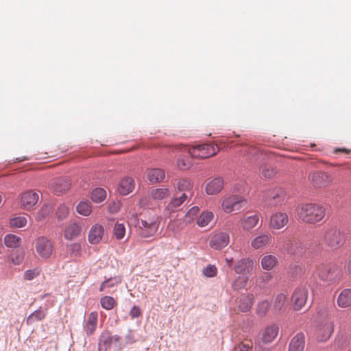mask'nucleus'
<instances>
[{
    "mask_svg": "<svg viewBox=\"0 0 351 351\" xmlns=\"http://www.w3.org/2000/svg\"><path fill=\"white\" fill-rule=\"evenodd\" d=\"M168 228L174 234L179 233L184 228V222L182 219L173 220L169 224Z\"/></svg>",
    "mask_w": 351,
    "mask_h": 351,
    "instance_id": "de8ad7c7",
    "label": "nucleus"
},
{
    "mask_svg": "<svg viewBox=\"0 0 351 351\" xmlns=\"http://www.w3.org/2000/svg\"><path fill=\"white\" fill-rule=\"evenodd\" d=\"M159 225L160 219L156 215L141 219L139 223L138 234L144 238L152 237L157 232Z\"/></svg>",
    "mask_w": 351,
    "mask_h": 351,
    "instance_id": "423d86ee",
    "label": "nucleus"
},
{
    "mask_svg": "<svg viewBox=\"0 0 351 351\" xmlns=\"http://www.w3.org/2000/svg\"><path fill=\"white\" fill-rule=\"evenodd\" d=\"M27 222L26 217L20 216L10 219V224L11 227L19 228L25 226Z\"/></svg>",
    "mask_w": 351,
    "mask_h": 351,
    "instance_id": "a18cd8bd",
    "label": "nucleus"
},
{
    "mask_svg": "<svg viewBox=\"0 0 351 351\" xmlns=\"http://www.w3.org/2000/svg\"><path fill=\"white\" fill-rule=\"evenodd\" d=\"M120 337L119 336H110V335H102L101 341L99 343V351H101L102 343L106 346H109L113 341L119 342Z\"/></svg>",
    "mask_w": 351,
    "mask_h": 351,
    "instance_id": "c03bdc74",
    "label": "nucleus"
},
{
    "mask_svg": "<svg viewBox=\"0 0 351 351\" xmlns=\"http://www.w3.org/2000/svg\"><path fill=\"white\" fill-rule=\"evenodd\" d=\"M146 174L147 179L152 183L162 181L165 176V171L158 168L148 169Z\"/></svg>",
    "mask_w": 351,
    "mask_h": 351,
    "instance_id": "c85d7f7f",
    "label": "nucleus"
},
{
    "mask_svg": "<svg viewBox=\"0 0 351 351\" xmlns=\"http://www.w3.org/2000/svg\"><path fill=\"white\" fill-rule=\"evenodd\" d=\"M278 326L273 324L267 326L262 333V341L265 343L272 342L278 334Z\"/></svg>",
    "mask_w": 351,
    "mask_h": 351,
    "instance_id": "393cba45",
    "label": "nucleus"
},
{
    "mask_svg": "<svg viewBox=\"0 0 351 351\" xmlns=\"http://www.w3.org/2000/svg\"><path fill=\"white\" fill-rule=\"evenodd\" d=\"M243 152L252 161L263 160L265 158V154L261 147L256 146H245Z\"/></svg>",
    "mask_w": 351,
    "mask_h": 351,
    "instance_id": "4be33fe9",
    "label": "nucleus"
},
{
    "mask_svg": "<svg viewBox=\"0 0 351 351\" xmlns=\"http://www.w3.org/2000/svg\"><path fill=\"white\" fill-rule=\"evenodd\" d=\"M45 317V312L42 310H36L27 319V324H33L35 322L40 321Z\"/></svg>",
    "mask_w": 351,
    "mask_h": 351,
    "instance_id": "58836bf2",
    "label": "nucleus"
},
{
    "mask_svg": "<svg viewBox=\"0 0 351 351\" xmlns=\"http://www.w3.org/2000/svg\"><path fill=\"white\" fill-rule=\"evenodd\" d=\"M1 200H2V198H1V196L0 195V204L1 203Z\"/></svg>",
    "mask_w": 351,
    "mask_h": 351,
    "instance_id": "774afa93",
    "label": "nucleus"
},
{
    "mask_svg": "<svg viewBox=\"0 0 351 351\" xmlns=\"http://www.w3.org/2000/svg\"><path fill=\"white\" fill-rule=\"evenodd\" d=\"M4 243L8 247L16 248L20 245L21 238L14 234H7L4 238Z\"/></svg>",
    "mask_w": 351,
    "mask_h": 351,
    "instance_id": "72a5a7b5",
    "label": "nucleus"
},
{
    "mask_svg": "<svg viewBox=\"0 0 351 351\" xmlns=\"http://www.w3.org/2000/svg\"><path fill=\"white\" fill-rule=\"evenodd\" d=\"M97 312L93 311L88 315L87 321L84 326V330L88 335L93 334L95 331L97 325Z\"/></svg>",
    "mask_w": 351,
    "mask_h": 351,
    "instance_id": "cd10ccee",
    "label": "nucleus"
},
{
    "mask_svg": "<svg viewBox=\"0 0 351 351\" xmlns=\"http://www.w3.org/2000/svg\"><path fill=\"white\" fill-rule=\"evenodd\" d=\"M305 344V336L304 333L296 334L291 340L289 351H303Z\"/></svg>",
    "mask_w": 351,
    "mask_h": 351,
    "instance_id": "b1692460",
    "label": "nucleus"
},
{
    "mask_svg": "<svg viewBox=\"0 0 351 351\" xmlns=\"http://www.w3.org/2000/svg\"><path fill=\"white\" fill-rule=\"evenodd\" d=\"M141 315V311L138 306H134L130 311V315L132 318H137Z\"/></svg>",
    "mask_w": 351,
    "mask_h": 351,
    "instance_id": "bf43d9fd",
    "label": "nucleus"
},
{
    "mask_svg": "<svg viewBox=\"0 0 351 351\" xmlns=\"http://www.w3.org/2000/svg\"><path fill=\"white\" fill-rule=\"evenodd\" d=\"M253 265V260L249 258H242L236 263L234 269L237 274H243L248 269V268L252 267Z\"/></svg>",
    "mask_w": 351,
    "mask_h": 351,
    "instance_id": "c756f323",
    "label": "nucleus"
},
{
    "mask_svg": "<svg viewBox=\"0 0 351 351\" xmlns=\"http://www.w3.org/2000/svg\"><path fill=\"white\" fill-rule=\"evenodd\" d=\"M125 235V227L122 223H116L113 228V236L117 239H123Z\"/></svg>",
    "mask_w": 351,
    "mask_h": 351,
    "instance_id": "4c0bfd02",
    "label": "nucleus"
},
{
    "mask_svg": "<svg viewBox=\"0 0 351 351\" xmlns=\"http://www.w3.org/2000/svg\"><path fill=\"white\" fill-rule=\"evenodd\" d=\"M287 301V296L284 293H280L276 295L274 300V308L276 310L281 309Z\"/></svg>",
    "mask_w": 351,
    "mask_h": 351,
    "instance_id": "09e8293b",
    "label": "nucleus"
},
{
    "mask_svg": "<svg viewBox=\"0 0 351 351\" xmlns=\"http://www.w3.org/2000/svg\"><path fill=\"white\" fill-rule=\"evenodd\" d=\"M214 215L210 211L203 212L199 217L197 223L200 227H205L213 220Z\"/></svg>",
    "mask_w": 351,
    "mask_h": 351,
    "instance_id": "f704fd0d",
    "label": "nucleus"
},
{
    "mask_svg": "<svg viewBox=\"0 0 351 351\" xmlns=\"http://www.w3.org/2000/svg\"><path fill=\"white\" fill-rule=\"evenodd\" d=\"M250 346L247 344H239L234 347L232 351H250Z\"/></svg>",
    "mask_w": 351,
    "mask_h": 351,
    "instance_id": "680f3d73",
    "label": "nucleus"
},
{
    "mask_svg": "<svg viewBox=\"0 0 351 351\" xmlns=\"http://www.w3.org/2000/svg\"><path fill=\"white\" fill-rule=\"evenodd\" d=\"M38 197L39 196L37 193L28 191L21 195L20 204L24 209L29 210L36 204Z\"/></svg>",
    "mask_w": 351,
    "mask_h": 351,
    "instance_id": "2eb2a0df",
    "label": "nucleus"
},
{
    "mask_svg": "<svg viewBox=\"0 0 351 351\" xmlns=\"http://www.w3.org/2000/svg\"><path fill=\"white\" fill-rule=\"evenodd\" d=\"M184 147L189 154L193 158L204 159L215 156L219 151V148L216 145L203 143L193 145L191 147L186 145H178L176 148Z\"/></svg>",
    "mask_w": 351,
    "mask_h": 351,
    "instance_id": "7ed1b4c3",
    "label": "nucleus"
},
{
    "mask_svg": "<svg viewBox=\"0 0 351 351\" xmlns=\"http://www.w3.org/2000/svg\"><path fill=\"white\" fill-rule=\"evenodd\" d=\"M308 298V291L305 287L297 288L293 293L292 302L295 311L300 310L306 304Z\"/></svg>",
    "mask_w": 351,
    "mask_h": 351,
    "instance_id": "9b49d317",
    "label": "nucleus"
},
{
    "mask_svg": "<svg viewBox=\"0 0 351 351\" xmlns=\"http://www.w3.org/2000/svg\"><path fill=\"white\" fill-rule=\"evenodd\" d=\"M276 171L275 168L268 165H262L259 169V174L264 179H271L275 176Z\"/></svg>",
    "mask_w": 351,
    "mask_h": 351,
    "instance_id": "2f4dec72",
    "label": "nucleus"
},
{
    "mask_svg": "<svg viewBox=\"0 0 351 351\" xmlns=\"http://www.w3.org/2000/svg\"><path fill=\"white\" fill-rule=\"evenodd\" d=\"M346 240V234L336 228H330L325 230L324 241L332 250L341 247Z\"/></svg>",
    "mask_w": 351,
    "mask_h": 351,
    "instance_id": "39448f33",
    "label": "nucleus"
},
{
    "mask_svg": "<svg viewBox=\"0 0 351 351\" xmlns=\"http://www.w3.org/2000/svg\"><path fill=\"white\" fill-rule=\"evenodd\" d=\"M39 273L40 271L37 268L29 269L24 273L23 278L25 280H31L35 277L38 276L39 275Z\"/></svg>",
    "mask_w": 351,
    "mask_h": 351,
    "instance_id": "5fc2aeb1",
    "label": "nucleus"
},
{
    "mask_svg": "<svg viewBox=\"0 0 351 351\" xmlns=\"http://www.w3.org/2000/svg\"><path fill=\"white\" fill-rule=\"evenodd\" d=\"M108 282H105V281H104V282L101 283V286H100V288H99V291H104V290L107 287L106 285L108 284Z\"/></svg>",
    "mask_w": 351,
    "mask_h": 351,
    "instance_id": "0e129e2a",
    "label": "nucleus"
},
{
    "mask_svg": "<svg viewBox=\"0 0 351 351\" xmlns=\"http://www.w3.org/2000/svg\"><path fill=\"white\" fill-rule=\"evenodd\" d=\"M248 281V277L241 276H238L233 282L232 286L234 290H239L246 287Z\"/></svg>",
    "mask_w": 351,
    "mask_h": 351,
    "instance_id": "79ce46f5",
    "label": "nucleus"
},
{
    "mask_svg": "<svg viewBox=\"0 0 351 351\" xmlns=\"http://www.w3.org/2000/svg\"><path fill=\"white\" fill-rule=\"evenodd\" d=\"M272 239L269 232L258 234L251 241V247L254 250L264 249L270 245Z\"/></svg>",
    "mask_w": 351,
    "mask_h": 351,
    "instance_id": "4468645a",
    "label": "nucleus"
},
{
    "mask_svg": "<svg viewBox=\"0 0 351 351\" xmlns=\"http://www.w3.org/2000/svg\"><path fill=\"white\" fill-rule=\"evenodd\" d=\"M199 209L197 206H193L191 208L185 215V221H190L197 215Z\"/></svg>",
    "mask_w": 351,
    "mask_h": 351,
    "instance_id": "4d7b16f0",
    "label": "nucleus"
},
{
    "mask_svg": "<svg viewBox=\"0 0 351 351\" xmlns=\"http://www.w3.org/2000/svg\"><path fill=\"white\" fill-rule=\"evenodd\" d=\"M203 273L207 277H214L217 274V268L215 265H209L204 269Z\"/></svg>",
    "mask_w": 351,
    "mask_h": 351,
    "instance_id": "6e6d98bb",
    "label": "nucleus"
},
{
    "mask_svg": "<svg viewBox=\"0 0 351 351\" xmlns=\"http://www.w3.org/2000/svg\"><path fill=\"white\" fill-rule=\"evenodd\" d=\"M81 228L77 223L69 224L64 231V237L68 240H72L78 237L80 234Z\"/></svg>",
    "mask_w": 351,
    "mask_h": 351,
    "instance_id": "7c9ffc66",
    "label": "nucleus"
},
{
    "mask_svg": "<svg viewBox=\"0 0 351 351\" xmlns=\"http://www.w3.org/2000/svg\"><path fill=\"white\" fill-rule=\"evenodd\" d=\"M25 252L23 250H19L12 253L8 258V261H10L14 265H19L23 262Z\"/></svg>",
    "mask_w": 351,
    "mask_h": 351,
    "instance_id": "c9c22d12",
    "label": "nucleus"
},
{
    "mask_svg": "<svg viewBox=\"0 0 351 351\" xmlns=\"http://www.w3.org/2000/svg\"><path fill=\"white\" fill-rule=\"evenodd\" d=\"M245 205V199L238 195H226L221 201V208L226 214L239 213Z\"/></svg>",
    "mask_w": 351,
    "mask_h": 351,
    "instance_id": "20e7f679",
    "label": "nucleus"
},
{
    "mask_svg": "<svg viewBox=\"0 0 351 351\" xmlns=\"http://www.w3.org/2000/svg\"><path fill=\"white\" fill-rule=\"evenodd\" d=\"M224 187V181L221 178H215L208 181L206 185V193L209 195L219 193Z\"/></svg>",
    "mask_w": 351,
    "mask_h": 351,
    "instance_id": "6ab92c4d",
    "label": "nucleus"
},
{
    "mask_svg": "<svg viewBox=\"0 0 351 351\" xmlns=\"http://www.w3.org/2000/svg\"><path fill=\"white\" fill-rule=\"evenodd\" d=\"M105 282H108L106 286L108 288H110L119 285L121 282V278L120 276H114L113 278H110L105 280Z\"/></svg>",
    "mask_w": 351,
    "mask_h": 351,
    "instance_id": "13d9d810",
    "label": "nucleus"
},
{
    "mask_svg": "<svg viewBox=\"0 0 351 351\" xmlns=\"http://www.w3.org/2000/svg\"><path fill=\"white\" fill-rule=\"evenodd\" d=\"M110 210L112 213H117L119 210V203H113V206L110 204Z\"/></svg>",
    "mask_w": 351,
    "mask_h": 351,
    "instance_id": "e2e57ef3",
    "label": "nucleus"
},
{
    "mask_svg": "<svg viewBox=\"0 0 351 351\" xmlns=\"http://www.w3.org/2000/svg\"><path fill=\"white\" fill-rule=\"evenodd\" d=\"M104 234V227L101 224L96 223L90 228L88 232V242L92 245L98 244L102 241Z\"/></svg>",
    "mask_w": 351,
    "mask_h": 351,
    "instance_id": "ddd939ff",
    "label": "nucleus"
},
{
    "mask_svg": "<svg viewBox=\"0 0 351 351\" xmlns=\"http://www.w3.org/2000/svg\"><path fill=\"white\" fill-rule=\"evenodd\" d=\"M101 306L106 310H111L116 304V301L112 297L104 296L101 298Z\"/></svg>",
    "mask_w": 351,
    "mask_h": 351,
    "instance_id": "37998d69",
    "label": "nucleus"
},
{
    "mask_svg": "<svg viewBox=\"0 0 351 351\" xmlns=\"http://www.w3.org/2000/svg\"><path fill=\"white\" fill-rule=\"evenodd\" d=\"M177 166L179 169L186 170L190 168L191 163L187 158H180L177 160Z\"/></svg>",
    "mask_w": 351,
    "mask_h": 351,
    "instance_id": "603ef678",
    "label": "nucleus"
},
{
    "mask_svg": "<svg viewBox=\"0 0 351 351\" xmlns=\"http://www.w3.org/2000/svg\"><path fill=\"white\" fill-rule=\"evenodd\" d=\"M175 189L178 191H190L192 189L191 182L185 179L179 180L174 185Z\"/></svg>",
    "mask_w": 351,
    "mask_h": 351,
    "instance_id": "a19ab883",
    "label": "nucleus"
},
{
    "mask_svg": "<svg viewBox=\"0 0 351 351\" xmlns=\"http://www.w3.org/2000/svg\"><path fill=\"white\" fill-rule=\"evenodd\" d=\"M77 211L84 216H88L92 212L91 206L88 202H81L77 206Z\"/></svg>",
    "mask_w": 351,
    "mask_h": 351,
    "instance_id": "ea45409f",
    "label": "nucleus"
},
{
    "mask_svg": "<svg viewBox=\"0 0 351 351\" xmlns=\"http://www.w3.org/2000/svg\"><path fill=\"white\" fill-rule=\"evenodd\" d=\"M170 191L167 188L152 187L148 191L147 195L141 198L139 204L141 206H152V201H160L169 197Z\"/></svg>",
    "mask_w": 351,
    "mask_h": 351,
    "instance_id": "0eeeda50",
    "label": "nucleus"
},
{
    "mask_svg": "<svg viewBox=\"0 0 351 351\" xmlns=\"http://www.w3.org/2000/svg\"><path fill=\"white\" fill-rule=\"evenodd\" d=\"M253 302V295H242L236 300V308L239 311L247 312L251 309Z\"/></svg>",
    "mask_w": 351,
    "mask_h": 351,
    "instance_id": "aec40b11",
    "label": "nucleus"
},
{
    "mask_svg": "<svg viewBox=\"0 0 351 351\" xmlns=\"http://www.w3.org/2000/svg\"><path fill=\"white\" fill-rule=\"evenodd\" d=\"M230 241L229 234L226 232H218L210 239L209 245L211 248L219 250L227 246Z\"/></svg>",
    "mask_w": 351,
    "mask_h": 351,
    "instance_id": "f8f14e48",
    "label": "nucleus"
},
{
    "mask_svg": "<svg viewBox=\"0 0 351 351\" xmlns=\"http://www.w3.org/2000/svg\"><path fill=\"white\" fill-rule=\"evenodd\" d=\"M337 303L342 308L351 306V289L342 290L337 297Z\"/></svg>",
    "mask_w": 351,
    "mask_h": 351,
    "instance_id": "a878e982",
    "label": "nucleus"
},
{
    "mask_svg": "<svg viewBox=\"0 0 351 351\" xmlns=\"http://www.w3.org/2000/svg\"><path fill=\"white\" fill-rule=\"evenodd\" d=\"M278 264V259L276 255L266 254L261 258V265L263 269L271 271L274 269Z\"/></svg>",
    "mask_w": 351,
    "mask_h": 351,
    "instance_id": "5701e85b",
    "label": "nucleus"
},
{
    "mask_svg": "<svg viewBox=\"0 0 351 351\" xmlns=\"http://www.w3.org/2000/svg\"><path fill=\"white\" fill-rule=\"evenodd\" d=\"M269 306V302L267 300L259 302L256 308V313L261 316L265 315L267 313Z\"/></svg>",
    "mask_w": 351,
    "mask_h": 351,
    "instance_id": "8fccbe9b",
    "label": "nucleus"
},
{
    "mask_svg": "<svg viewBox=\"0 0 351 351\" xmlns=\"http://www.w3.org/2000/svg\"><path fill=\"white\" fill-rule=\"evenodd\" d=\"M334 331V324L330 319L320 323L317 327L315 337L319 341H326L330 337Z\"/></svg>",
    "mask_w": 351,
    "mask_h": 351,
    "instance_id": "1a4fd4ad",
    "label": "nucleus"
},
{
    "mask_svg": "<svg viewBox=\"0 0 351 351\" xmlns=\"http://www.w3.org/2000/svg\"><path fill=\"white\" fill-rule=\"evenodd\" d=\"M71 186V180L67 177L53 178L49 184V189L55 194L60 195L68 191Z\"/></svg>",
    "mask_w": 351,
    "mask_h": 351,
    "instance_id": "9d476101",
    "label": "nucleus"
},
{
    "mask_svg": "<svg viewBox=\"0 0 351 351\" xmlns=\"http://www.w3.org/2000/svg\"><path fill=\"white\" fill-rule=\"evenodd\" d=\"M314 274L322 281L333 283L341 279L342 271L335 264L322 263L315 266Z\"/></svg>",
    "mask_w": 351,
    "mask_h": 351,
    "instance_id": "f03ea898",
    "label": "nucleus"
},
{
    "mask_svg": "<svg viewBox=\"0 0 351 351\" xmlns=\"http://www.w3.org/2000/svg\"><path fill=\"white\" fill-rule=\"evenodd\" d=\"M134 185V181L132 178L125 177L120 181L118 191L122 195H126L133 191Z\"/></svg>",
    "mask_w": 351,
    "mask_h": 351,
    "instance_id": "bb28decb",
    "label": "nucleus"
},
{
    "mask_svg": "<svg viewBox=\"0 0 351 351\" xmlns=\"http://www.w3.org/2000/svg\"><path fill=\"white\" fill-rule=\"evenodd\" d=\"M326 215L324 206L315 203H303L295 210V217L300 221L308 224L320 222Z\"/></svg>",
    "mask_w": 351,
    "mask_h": 351,
    "instance_id": "f257e3e1",
    "label": "nucleus"
},
{
    "mask_svg": "<svg viewBox=\"0 0 351 351\" xmlns=\"http://www.w3.org/2000/svg\"><path fill=\"white\" fill-rule=\"evenodd\" d=\"M273 278V275L269 272H262L256 279V284L260 287H265Z\"/></svg>",
    "mask_w": 351,
    "mask_h": 351,
    "instance_id": "473e14b6",
    "label": "nucleus"
},
{
    "mask_svg": "<svg viewBox=\"0 0 351 351\" xmlns=\"http://www.w3.org/2000/svg\"><path fill=\"white\" fill-rule=\"evenodd\" d=\"M69 208L66 206L62 204L60 205L58 208L56 215L59 219H64L69 215Z\"/></svg>",
    "mask_w": 351,
    "mask_h": 351,
    "instance_id": "864d4df0",
    "label": "nucleus"
},
{
    "mask_svg": "<svg viewBox=\"0 0 351 351\" xmlns=\"http://www.w3.org/2000/svg\"><path fill=\"white\" fill-rule=\"evenodd\" d=\"M35 250L37 254L43 259L49 258L53 253L54 247L52 241L46 237H39L35 241Z\"/></svg>",
    "mask_w": 351,
    "mask_h": 351,
    "instance_id": "6e6552de",
    "label": "nucleus"
},
{
    "mask_svg": "<svg viewBox=\"0 0 351 351\" xmlns=\"http://www.w3.org/2000/svg\"><path fill=\"white\" fill-rule=\"evenodd\" d=\"M226 261L228 263V266L230 267L232 265V259H231V260L226 259Z\"/></svg>",
    "mask_w": 351,
    "mask_h": 351,
    "instance_id": "338daca9",
    "label": "nucleus"
},
{
    "mask_svg": "<svg viewBox=\"0 0 351 351\" xmlns=\"http://www.w3.org/2000/svg\"><path fill=\"white\" fill-rule=\"evenodd\" d=\"M259 217L257 214H250L246 213L241 215L240 218L241 226L243 230H250L258 224Z\"/></svg>",
    "mask_w": 351,
    "mask_h": 351,
    "instance_id": "f3484780",
    "label": "nucleus"
},
{
    "mask_svg": "<svg viewBox=\"0 0 351 351\" xmlns=\"http://www.w3.org/2000/svg\"><path fill=\"white\" fill-rule=\"evenodd\" d=\"M346 152V153L348 152V151H347L345 149H337L335 150V152Z\"/></svg>",
    "mask_w": 351,
    "mask_h": 351,
    "instance_id": "69168bd1",
    "label": "nucleus"
},
{
    "mask_svg": "<svg viewBox=\"0 0 351 351\" xmlns=\"http://www.w3.org/2000/svg\"><path fill=\"white\" fill-rule=\"evenodd\" d=\"M285 196L286 193L285 190L280 188L269 191L267 194V199L271 202V204L274 206L280 204L285 200Z\"/></svg>",
    "mask_w": 351,
    "mask_h": 351,
    "instance_id": "412c9836",
    "label": "nucleus"
},
{
    "mask_svg": "<svg viewBox=\"0 0 351 351\" xmlns=\"http://www.w3.org/2000/svg\"><path fill=\"white\" fill-rule=\"evenodd\" d=\"M51 211V208L49 206L45 205L37 213L36 219L37 221H41L46 216H47Z\"/></svg>",
    "mask_w": 351,
    "mask_h": 351,
    "instance_id": "3c124183",
    "label": "nucleus"
},
{
    "mask_svg": "<svg viewBox=\"0 0 351 351\" xmlns=\"http://www.w3.org/2000/svg\"><path fill=\"white\" fill-rule=\"evenodd\" d=\"M288 221L289 217L285 213H276L270 217L269 227L272 229L280 230L288 223Z\"/></svg>",
    "mask_w": 351,
    "mask_h": 351,
    "instance_id": "a211bd4d",
    "label": "nucleus"
},
{
    "mask_svg": "<svg viewBox=\"0 0 351 351\" xmlns=\"http://www.w3.org/2000/svg\"><path fill=\"white\" fill-rule=\"evenodd\" d=\"M309 181L315 187H322L328 185L330 183L329 176L324 172H313L309 175Z\"/></svg>",
    "mask_w": 351,
    "mask_h": 351,
    "instance_id": "dca6fc26",
    "label": "nucleus"
},
{
    "mask_svg": "<svg viewBox=\"0 0 351 351\" xmlns=\"http://www.w3.org/2000/svg\"><path fill=\"white\" fill-rule=\"evenodd\" d=\"M106 197V191L101 188H97L91 193V199L96 202L99 203L105 199Z\"/></svg>",
    "mask_w": 351,
    "mask_h": 351,
    "instance_id": "e433bc0d",
    "label": "nucleus"
},
{
    "mask_svg": "<svg viewBox=\"0 0 351 351\" xmlns=\"http://www.w3.org/2000/svg\"><path fill=\"white\" fill-rule=\"evenodd\" d=\"M187 196L186 193H183L179 197L173 198L168 206L169 208H178L184 202Z\"/></svg>",
    "mask_w": 351,
    "mask_h": 351,
    "instance_id": "49530a36",
    "label": "nucleus"
},
{
    "mask_svg": "<svg viewBox=\"0 0 351 351\" xmlns=\"http://www.w3.org/2000/svg\"><path fill=\"white\" fill-rule=\"evenodd\" d=\"M344 270L346 274L351 277V256L346 261Z\"/></svg>",
    "mask_w": 351,
    "mask_h": 351,
    "instance_id": "052dcab7",
    "label": "nucleus"
}]
</instances>
